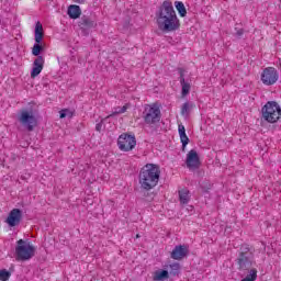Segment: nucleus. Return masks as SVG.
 Instances as JSON below:
<instances>
[{
    "label": "nucleus",
    "instance_id": "obj_1",
    "mask_svg": "<svg viewBox=\"0 0 281 281\" xmlns=\"http://www.w3.org/2000/svg\"><path fill=\"white\" fill-rule=\"evenodd\" d=\"M156 21L161 32H177L181 27L175 7L168 0H165L156 12Z\"/></svg>",
    "mask_w": 281,
    "mask_h": 281
},
{
    "label": "nucleus",
    "instance_id": "obj_2",
    "mask_svg": "<svg viewBox=\"0 0 281 281\" xmlns=\"http://www.w3.org/2000/svg\"><path fill=\"white\" fill-rule=\"evenodd\" d=\"M159 177H161L159 165H145L138 176L140 188H143V190H153V188H156L157 183H159Z\"/></svg>",
    "mask_w": 281,
    "mask_h": 281
},
{
    "label": "nucleus",
    "instance_id": "obj_3",
    "mask_svg": "<svg viewBox=\"0 0 281 281\" xmlns=\"http://www.w3.org/2000/svg\"><path fill=\"white\" fill-rule=\"evenodd\" d=\"M254 248L249 244H243L238 249L237 258L235 259V265L238 271L247 273L251 271L254 265H256V257L254 255Z\"/></svg>",
    "mask_w": 281,
    "mask_h": 281
},
{
    "label": "nucleus",
    "instance_id": "obj_4",
    "mask_svg": "<svg viewBox=\"0 0 281 281\" xmlns=\"http://www.w3.org/2000/svg\"><path fill=\"white\" fill-rule=\"evenodd\" d=\"M36 256V248L30 243L20 239L16 241L15 259L25 262V260H32Z\"/></svg>",
    "mask_w": 281,
    "mask_h": 281
},
{
    "label": "nucleus",
    "instance_id": "obj_5",
    "mask_svg": "<svg viewBox=\"0 0 281 281\" xmlns=\"http://www.w3.org/2000/svg\"><path fill=\"white\" fill-rule=\"evenodd\" d=\"M18 120L20 124H22V126H24L26 131H29V133H32L36 124H38V121L36 120V114H34L33 110L22 109L19 113Z\"/></svg>",
    "mask_w": 281,
    "mask_h": 281
},
{
    "label": "nucleus",
    "instance_id": "obj_6",
    "mask_svg": "<svg viewBox=\"0 0 281 281\" xmlns=\"http://www.w3.org/2000/svg\"><path fill=\"white\" fill-rule=\"evenodd\" d=\"M281 117L280 106H262L261 121L268 122V124H276Z\"/></svg>",
    "mask_w": 281,
    "mask_h": 281
},
{
    "label": "nucleus",
    "instance_id": "obj_7",
    "mask_svg": "<svg viewBox=\"0 0 281 281\" xmlns=\"http://www.w3.org/2000/svg\"><path fill=\"white\" fill-rule=\"evenodd\" d=\"M117 146L120 150L128 153L130 150H133L135 146H137V139L135 138V135L123 133L119 136Z\"/></svg>",
    "mask_w": 281,
    "mask_h": 281
},
{
    "label": "nucleus",
    "instance_id": "obj_8",
    "mask_svg": "<svg viewBox=\"0 0 281 281\" xmlns=\"http://www.w3.org/2000/svg\"><path fill=\"white\" fill-rule=\"evenodd\" d=\"M43 24H41V22H36L35 25V44L32 48V55L33 56H41V52H43L45 49V47H43V45H41L42 41H43Z\"/></svg>",
    "mask_w": 281,
    "mask_h": 281
},
{
    "label": "nucleus",
    "instance_id": "obj_9",
    "mask_svg": "<svg viewBox=\"0 0 281 281\" xmlns=\"http://www.w3.org/2000/svg\"><path fill=\"white\" fill-rule=\"evenodd\" d=\"M144 114L146 124H157V122L161 121V110H159V106L146 108Z\"/></svg>",
    "mask_w": 281,
    "mask_h": 281
},
{
    "label": "nucleus",
    "instance_id": "obj_10",
    "mask_svg": "<svg viewBox=\"0 0 281 281\" xmlns=\"http://www.w3.org/2000/svg\"><path fill=\"white\" fill-rule=\"evenodd\" d=\"M261 82L268 87L276 85L278 82V70L273 67L266 68L261 74Z\"/></svg>",
    "mask_w": 281,
    "mask_h": 281
},
{
    "label": "nucleus",
    "instance_id": "obj_11",
    "mask_svg": "<svg viewBox=\"0 0 281 281\" xmlns=\"http://www.w3.org/2000/svg\"><path fill=\"white\" fill-rule=\"evenodd\" d=\"M186 164L189 170H199V168H201V158H199V153L191 149L187 155Z\"/></svg>",
    "mask_w": 281,
    "mask_h": 281
},
{
    "label": "nucleus",
    "instance_id": "obj_12",
    "mask_svg": "<svg viewBox=\"0 0 281 281\" xmlns=\"http://www.w3.org/2000/svg\"><path fill=\"white\" fill-rule=\"evenodd\" d=\"M78 25L83 34V36H89V31L93 30V27H98V23L91 20V18L87 15H82L78 22Z\"/></svg>",
    "mask_w": 281,
    "mask_h": 281
},
{
    "label": "nucleus",
    "instance_id": "obj_13",
    "mask_svg": "<svg viewBox=\"0 0 281 281\" xmlns=\"http://www.w3.org/2000/svg\"><path fill=\"white\" fill-rule=\"evenodd\" d=\"M23 218V211L20 209H13L9 216L7 217L5 223L9 225V227H16V225L21 224V221Z\"/></svg>",
    "mask_w": 281,
    "mask_h": 281
},
{
    "label": "nucleus",
    "instance_id": "obj_14",
    "mask_svg": "<svg viewBox=\"0 0 281 281\" xmlns=\"http://www.w3.org/2000/svg\"><path fill=\"white\" fill-rule=\"evenodd\" d=\"M188 254H190V250L188 249V246L178 245L171 251L170 257L172 258V260H183V258H187Z\"/></svg>",
    "mask_w": 281,
    "mask_h": 281
},
{
    "label": "nucleus",
    "instance_id": "obj_15",
    "mask_svg": "<svg viewBox=\"0 0 281 281\" xmlns=\"http://www.w3.org/2000/svg\"><path fill=\"white\" fill-rule=\"evenodd\" d=\"M44 65H45V59L43 58V56H38L33 63L31 78H36V76H40L41 71H43Z\"/></svg>",
    "mask_w": 281,
    "mask_h": 281
},
{
    "label": "nucleus",
    "instance_id": "obj_16",
    "mask_svg": "<svg viewBox=\"0 0 281 281\" xmlns=\"http://www.w3.org/2000/svg\"><path fill=\"white\" fill-rule=\"evenodd\" d=\"M67 14L69 19H80V15L82 14V10L80 9V5L78 4H70L68 7Z\"/></svg>",
    "mask_w": 281,
    "mask_h": 281
},
{
    "label": "nucleus",
    "instance_id": "obj_17",
    "mask_svg": "<svg viewBox=\"0 0 281 281\" xmlns=\"http://www.w3.org/2000/svg\"><path fill=\"white\" fill-rule=\"evenodd\" d=\"M180 85L182 87V91H181L182 98H186V95L190 93L191 86H190V82L186 81L183 69H180Z\"/></svg>",
    "mask_w": 281,
    "mask_h": 281
},
{
    "label": "nucleus",
    "instance_id": "obj_18",
    "mask_svg": "<svg viewBox=\"0 0 281 281\" xmlns=\"http://www.w3.org/2000/svg\"><path fill=\"white\" fill-rule=\"evenodd\" d=\"M179 201L181 205H188L190 203V190L188 189H182L179 190Z\"/></svg>",
    "mask_w": 281,
    "mask_h": 281
},
{
    "label": "nucleus",
    "instance_id": "obj_19",
    "mask_svg": "<svg viewBox=\"0 0 281 281\" xmlns=\"http://www.w3.org/2000/svg\"><path fill=\"white\" fill-rule=\"evenodd\" d=\"M75 113H76V110L65 108L59 111V117H60V120H65V117H68V120H71V117H74Z\"/></svg>",
    "mask_w": 281,
    "mask_h": 281
},
{
    "label": "nucleus",
    "instance_id": "obj_20",
    "mask_svg": "<svg viewBox=\"0 0 281 281\" xmlns=\"http://www.w3.org/2000/svg\"><path fill=\"white\" fill-rule=\"evenodd\" d=\"M175 7L180 16L182 18L187 16L188 10H186V4H183V2L176 1Z\"/></svg>",
    "mask_w": 281,
    "mask_h": 281
},
{
    "label": "nucleus",
    "instance_id": "obj_21",
    "mask_svg": "<svg viewBox=\"0 0 281 281\" xmlns=\"http://www.w3.org/2000/svg\"><path fill=\"white\" fill-rule=\"evenodd\" d=\"M168 278H169L168 270L156 271L155 274H154V280L155 281L168 280Z\"/></svg>",
    "mask_w": 281,
    "mask_h": 281
},
{
    "label": "nucleus",
    "instance_id": "obj_22",
    "mask_svg": "<svg viewBox=\"0 0 281 281\" xmlns=\"http://www.w3.org/2000/svg\"><path fill=\"white\" fill-rule=\"evenodd\" d=\"M249 274H247L241 281H256V278H258V270L256 268L250 269Z\"/></svg>",
    "mask_w": 281,
    "mask_h": 281
},
{
    "label": "nucleus",
    "instance_id": "obj_23",
    "mask_svg": "<svg viewBox=\"0 0 281 281\" xmlns=\"http://www.w3.org/2000/svg\"><path fill=\"white\" fill-rule=\"evenodd\" d=\"M126 109H128V108L127 106L114 108L112 113L110 115H108L106 117H115L117 115H122V113H126Z\"/></svg>",
    "mask_w": 281,
    "mask_h": 281
},
{
    "label": "nucleus",
    "instance_id": "obj_24",
    "mask_svg": "<svg viewBox=\"0 0 281 281\" xmlns=\"http://www.w3.org/2000/svg\"><path fill=\"white\" fill-rule=\"evenodd\" d=\"M11 276H12V272L8 271L7 269L0 270V281H8L10 280Z\"/></svg>",
    "mask_w": 281,
    "mask_h": 281
},
{
    "label": "nucleus",
    "instance_id": "obj_25",
    "mask_svg": "<svg viewBox=\"0 0 281 281\" xmlns=\"http://www.w3.org/2000/svg\"><path fill=\"white\" fill-rule=\"evenodd\" d=\"M170 267V276H179V269H181V266L179 263H172Z\"/></svg>",
    "mask_w": 281,
    "mask_h": 281
},
{
    "label": "nucleus",
    "instance_id": "obj_26",
    "mask_svg": "<svg viewBox=\"0 0 281 281\" xmlns=\"http://www.w3.org/2000/svg\"><path fill=\"white\" fill-rule=\"evenodd\" d=\"M180 142L182 144V150L186 151V146H188V144H190V138L188 137L187 134L180 136Z\"/></svg>",
    "mask_w": 281,
    "mask_h": 281
},
{
    "label": "nucleus",
    "instance_id": "obj_27",
    "mask_svg": "<svg viewBox=\"0 0 281 281\" xmlns=\"http://www.w3.org/2000/svg\"><path fill=\"white\" fill-rule=\"evenodd\" d=\"M178 131H179V136H180V137H182L183 135H186V126H183V124H179Z\"/></svg>",
    "mask_w": 281,
    "mask_h": 281
},
{
    "label": "nucleus",
    "instance_id": "obj_28",
    "mask_svg": "<svg viewBox=\"0 0 281 281\" xmlns=\"http://www.w3.org/2000/svg\"><path fill=\"white\" fill-rule=\"evenodd\" d=\"M103 126H104V121H101L100 123H98V124L95 125V131H97L98 133H102Z\"/></svg>",
    "mask_w": 281,
    "mask_h": 281
},
{
    "label": "nucleus",
    "instance_id": "obj_29",
    "mask_svg": "<svg viewBox=\"0 0 281 281\" xmlns=\"http://www.w3.org/2000/svg\"><path fill=\"white\" fill-rule=\"evenodd\" d=\"M263 106H280L276 101H268Z\"/></svg>",
    "mask_w": 281,
    "mask_h": 281
},
{
    "label": "nucleus",
    "instance_id": "obj_30",
    "mask_svg": "<svg viewBox=\"0 0 281 281\" xmlns=\"http://www.w3.org/2000/svg\"><path fill=\"white\" fill-rule=\"evenodd\" d=\"M181 113L182 115H188L190 113V106H182Z\"/></svg>",
    "mask_w": 281,
    "mask_h": 281
},
{
    "label": "nucleus",
    "instance_id": "obj_31",
    "mask_svg": "<svg viewBox=\"0 0 281 281\" xmlns=\"http://www.w3.org/2000/svg\"><path fill=\"white\" fill-rule=\"evenodd\" d=\"M243 34H245V31L243 29H240L236 32V36H238V37H240Z\"/></svg>",
    "mask_w": 281,
    "mask_h": 281
},
{
    "label": "nucleus",
    "instance_id": "obj_32",
    "mask_svg": "<svg viewBox=\"0 0 281 281\" xmlns=\"http://www.w3.org/2000/svg\"><path fill=\"white\" fill-rule=\"evenodd\" d=\"M146 106H161V104H159V103H153V104H146Z\"/></svg>",
    "mask_w": 281,
    "mask_h": 281
},
{
    "label": "nucleus",
    "instance_id": "obj_33",
    "mask_svg": "<svg viewBox=\"0 0 281 281\" xmlns=\"http://www.w3.org/2000/svg\"><path fill=\"white\" fill-rule=\"evenodd\" d=\"M75 3H85L86 0H72Z\"/></svg>",
    "mask_w": 281,
    "mask_h": 281
},
{
    "label": "nucleus",
    "instance_id": "obj_34",
    "mask_svg": "<svg viewBox=\"0 0 281 281\" xmlns=\"http://www.w3.org/2000/svg\"><path fill=\"white\" fill-rule=\"evenodd\" d=\"M182 106H190V103L186 102V103L182 104Z\"/></svg>",
    "mask_w": 281,
    "mask_h": 281
},
{
    "label": "nucleus",
    "instance_id": "obj_35",
    "mask_svg": "<svg viewBox=\"0 0 281 281\" xmlns=\"http://www.w3.org/2000/svg\"><path fill=\"white\" fill-rule=\"evenodd\" d=\"M125 106H128V104H125Z\"/></svg>",
    "mask_w": 281,
    "mask_h": 281
}]
</instances>
